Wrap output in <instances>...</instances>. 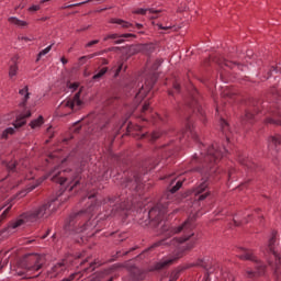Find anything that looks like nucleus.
I'll return each mask as SVG.
<instances>
[{
	"label": "nucleus",
	"instance_id": "nucleus-57",
	"mask_svg": "<svg viewBox=\"0 0 281 281\" xmlns=\"http://www.w3.org/2000/svg\"><path fill=\"white\" fill-rule=\"evenodd\" d=\"M90 183H91V186H93V183H95V180L91 179Z\"/></svg>",
	"mask_w": 281,
	"mask_h": 281
},
{
	"label": "nucleus",
	"instance_id": "nucleus-59",
	"mask_svg": "<svg viewBox=\"0 0 281 281\" xmlns=\"http://www.w3.org/2000/svg\"><path fill=\"white\" fill-rule=\"evenodd\" d=\"M198 111H200L201 115H203V112H201V108H198Z\"/></svg>",
	"mask_w": 281,
	"mask_h": 281
},
{
	"label": "nucleus",
	"instance_id": "nucleus-45",
	"mask_svg": "<svg viewBox=\"0 0 281 281\" xmlns=\"http://www.w3.org/2000/svg\"><path fill=\"white\" fill-rule=\"evenodd\" d=\"M234 67H237V69H240V71H245L246 66L240 64H235Z\"/></svg>",
	"mask_w": 281,
	"mask_h": 281
},
{
	"label": "nucleus",
	"instance_id": "nucleus-3",
	"mask_svg": "<svg viewBox=\"0 0 281 281\" xmlns=\"http://www.w3.org/2000/svg\"><path fill=\"white\" fill-rule=\"evenodd\" d=\"M45 179H50V181L59 183V186H65V183H67V188L70 191L76 190V188H81V190H89V182L85 183V179H82V177L76 175L72 178H69L63 167H55L46 176L37 180V183L31 187L30 191L38 188V186H41Z\"/></svg>",
	"mask_w": 281,
	"mask_h": 281
},
{
	"label": "nucleus",
	"instance_id": "nucleus-38",
	"mask_svg": "<svg viewBox=\"0 0 281 281\" xmlns=\"http://www.w3.org/2000/svg\"><path fill=\"white\" fill-rule=\"evenodd\" d=\"M67 87H68V89L76 91V89H78L79 85H78V82H74V83H68Z\"/></svg>",
	"mask_w": 281,
	"mask_h": 281
},
{
	"label": "nucleus",
	"instance_id": "nucleus-19",
	"mask_svg": "<svg viewBox=\"0 0 281 281\" xmlns=\"http://www.w3.org/2000/svg\"><path fill=\"white\" fill-rule=\"evenodd\" d=\"M63 271H65V262L61 261L50 268L48 276H50V278H56L59 273H63Z\"/></svg>",
	"mask_w": 281,
	"mask_h": 281
},
{
	"label": "nucleus",
	"instance_id": "nucleus-10",
	"mask_svg": "<svg viewBox=\"0 0 281 281\" xmlns=\"http://www.w3.org/2000/svg\"><path fill=\"white\" fill-rule=\"evenodd\" d=\"M32 115V112L27 111L25 114H21L16 117L15 122L13 123L14 127H8L2 133V138L8 139V135H14V128H21V126H24L25 119L30 117Z\"/></svg>",
	"mask_w": 281,
	"mask_h": 281
},
{
	"label": "nucleus",
	"instance_id": "nucleus-64",
	"mask_svg": "<svg viewBox=\"0 0 281 281\" xmlns=\"http://www.w3.org/2000/svg\"><path fill=\"white\" fill-rule=\"evenodd\" d=\"M189 267H194V265H191V266H187V269H189Z\"/></svg>",
	"mask_w": 281,
	"mask_h": 281
},
{
	"label": "nucleus",
	"instance_id": "nucleus-15",
	"mask_svg": "<svg viewBox=\"0 0 281 281\" xmlns=\"http://www.w3.org/2000/svg\"><path fill=\"white\" fill-rule=\"evenodd\" d=\"M186 137H191V139L199 142V136L196 135V132L194 131V126L191 125V123H188L186 130L181 132L180 140Z\"/></svg>",
	"mask_w": 281,
	"mask_h": 281
},
{
	"label": "nucleus",
	"instance_id": "nucleus-12",
	"mask_svg": "<svg viewBox=\"0 0 281 281\" xmlns=\"http://www.w3.org/2000/svg\"><path fill=\"white\" fill-rule=\"evenodd\" d=\"M82 106V100H80V92H77L72 99H67L59 104L61 109H70L71 111H78Z\"/></svg>",
	"mask_w": 281,
	"mask_h": 281
},
{
	"label": "nucleus",
	"instance_id": "nucleus-14",
	"mask_svg": "<svg viewBox=\"0 0 281 281\" xmlns=\"http://www.w3.org/2000/svg\"><path fill=\"white\" fill-rule=\"evenodd\" d=\"M281 135L277 134L268 138V148L271 153H278L280 150Z\"/></svg>",
	"mask_w": 281,
	"mask_h": 281
},
{
	"label": "nucleus",
	"instance_id": "nucleus-63",
	"mask_svg": "<svg viewBox=\"0 0 281 281\" xmlns=\"http://www.w3.org/2000/svg\"><path fill=\"white\" fill-rule=\"evenodd\" d=\"M166 165V160H162V166H165Z\"/></svg>",
	"mask_w": 281,
	"mask_h": 281
},
{
	"label": "nucleus",
	"instance_id": "nucleus-31",
	"mask_svg": "<svg viewBox=\"0 0 281 281\" xmlns=\"http://www.w3.org/2000/svg\"><path fill=\"white\" fill-rule=\"evenodd\" d=\"M19 72V66L16 65H12L9 68V77L10 78H14V76H16V74Z\"/></svg>",
	"mask_w": 281,
	"mask_h": 281
},
{
	"label": "nucleus",
	"instance_id": "nucleus-25",
	"mask_svg": "<svg viewBox=\"0 0 281 281\" xmlns=\"http://www.w3.org/2000/svg\"><path fill=\"white\" fill-rule=\"evenodd\" d=\"M9 258L8 252L0 251V269H3L8 265Z\"/></svg>",
	"mask_w": 281,
	"mask_h": 281
},
{
	"label": "nucleus",
	"instance_id": "nucleus-34",
	"mask_svg": "<svg viewBox=\"0 0 281 281\" xmlns=\"http://www.w3.org/2000/svg\"><path fill=\"white\" fill-rule=\"evenodd\" d=\"M27 10L30 14H34V12H38V10H41V4H32Z\"/></svg>",
	"mask_w": 281,
	"mask_h": 281
},
{
	"label": "nucleus",
	"instance_id": "nucleus-50",
	"mask_svg": "<svg viewBox=\"0 0 281 281\" xmlns=\"http://www.w3.org/2000/svg\"><path fill=\"white\" fill-rule=\"evenodd\" d=\"M234 223H235V225L238 226V225H243V223H248V222H247V221H244V222H240V223H239L238 220H234Z\"/></svg>",
	"mask_w": 281,
	"mask_h": 281
},
{
	"label": "nucleus",
	"instance_id": "nucleus-29",
	"mask_svg": "<svg viewBox=\"0 0 281 281\" xmlns=\"http://www.w3.org/2000/svg\"><path fill=\"white\" fill-rule=\"evenodd\" d=\"M109 71V68L103 67L101 68L92 78L93 80H99V78H102V76H104V74H106Z\"/></svg>",
	"mask_w": 281,
	"mask_h": 281
},
{
	"label": "nucleus",
	"instance_id": "nucleus-23",
	"mask_svg": "<svg viewBox=\"0 0 281 281\" xmlns=\"http://www.w3.org/2000/svg\"><path fill=\"white\" fill-rule=\"evenodd\" d=\"M110 23H114L116 25H121V27H124V29H128V27H131L133 25L130 22H126V21H124L122 19H117V18L111 19Z\"/></svg>",
	"mask_w": 281,
	"mask_h": 281
},
{
	"label": "nucleus",
	"instance_id": "nucleus-51",
	"mask_svg": "<svg viewBox=\"0 0 281 281\" xmlns=\"http://www.w3.org/2000/svg\"><path fill=\"white\" fill-rule=\"evenodd\" d=\"M60 63H63V65H67L68 60L65 57H61Z\"/></svg>",
	"mask_w": 281,
	"mask_h": 281
},
{
	"label": "nucleus",
	"instance_id": "nucleus-48",
	"mask_svg": "<svg viewBox=\"0 0 281 281\" xmlns=\"http://www.w3.org/2000/svg\"><path fill=\"white\" fill-rule=\"evenodd\" d=\"M273 71H276V74H278V71H281V63L276 68H273Z\"/></svg>",
	"mask_w": 281,
	"mask_h": 281
},
{
	"label": "nucleus",
	"instance_id": "nucleus-2",
	"mask_svg": "<svg viewBox=\"0 0 281 281\" xmlns=\"http://www.w3.org/2000/svg\"><path fill=\"white\" fill-rule=\"evenodd\" d=\"M200 156L194 155L193 156V161H199L200 164H205V166L201 168H195L192 169V171H198L203 173H211V172H216V164L227 155V149L225 147L218 146V144H214L211 147H205V145H200Z\"/></svg>",
	"mask_w": 281,
	"mask_h": 281
},
{
	"label": "nucleus",
	"instance_id": "nucleus-56",
	"mask_svg": "<svg viewBox=\"0 0 281 281\" xmlns=\"http://www.w3.org/2000/svg\"><path fill=\"white\" fill-rule=\"evenodd\" d=\"M170 186H175V179L171 180Z\"/></svg>",
	"mask_w": 281,
	"mask_h": 281
},
{
	"label": "nucleus",
	"instance_id": "nucleus-8",
	"mask_svg": "<svg viewBox=\"0 0 281 281\" xmlns=\"http://www.w3.org/2000/svg\"><path fill=\"white\" fill-rule=\"evenodd\" d=\"M277 234V232H273L272 238L269 239V251L270 254H272V258L274 259V262L269 261V265L273 269L274 276L278 277L280 274V254H278L276 248L273 247V245H276Z\"/></svg>",
	"mask_w": 281,
	"mask_h": 281
},
{
	"label": "nucleus",
	"instance_id": "nucleus-17",
	"mask_svg": "<svg viewBox=\"0 0 281 281\" xmlns=\"http://www.w3.org/2000/svg\"><path fill=\"white\" fill-rule=\"evenodd\" d=\"M271 117L266 120V124H274L276 126H281V113L274 110L270 111Z\"/></svg>",
	"mask_w": 281,
	"mask_h": 281
},
{
	"label": "nucleus",
	"instance_id": "nucleus-44",
	"mask_svg": "<svg viewBox=\"0 0 281 281\" xmlns=\"http://www.w3.org/2000/svg\"><path fill=\"white\" fill-rule=\"evenodd\" d=\"M150 109V103L146 102L144 105H143V113H146V111H148Z\"/></svg>",
	"mask_w": 281,
	"mask_h": 281
},
{
	"label": "nucleus",
	"instance_id": "nucleus-27",
	"mask_svg": "<svg viewBox=\"0 0 281 281\" xmlns=\"http://www.w3.org/2000/svg\"><path fill=\"white\" fill-rule=\"evenodd\" d=\"M52 52V45L47 46L46 48L42 49L38 55H37V59L36 60H41V58H43V56H47L48 53Z\"/></svg>",
	"mask_w": 281,
	"mask_h": 281
},
{
	"label": "nucleus",
	"instance_id": "nucleus-60",
	"mask_svg": "<svg viewBox=\"0 0 281 281\" xmlns=\"http://www.w3.org/2000/svg\"><path fill=\"white\" fill-rule=\"evenodd\" d=\"M103 64H104V65H109V61L104 60Z\"/></svg>",
	"mask_w": 281,
	"mask_h": 281
},
{
	"label": "nucleus",
	"instance_id": "nucleus-41",
	"mask_svg": "<svg viewBox=\"0 0 281 281\" xmlns=\"http://www.w3.org/2000/svg\"><path fill=\"white\" fill-rule=\"evenodd\" d=\"M100 43V40L90 41L86 44V47H93V45H98Z\"/></svg>",
	"mask_w": 281,
	"mask_h": 281
},
{
	"label": "nucleus",
	"instance_id": "nucleus-40",
	"mask_svg": "<svg viewBox=\"0 0 281 281\" xmlns=\"http://www.w3.org/2000/svg\"><path fill=\"white\" fill-rule=\"evenodd\" d=\"M179 280V272L171 273L169 281H177Z\"/></svg>",
	"mask_w": 281,
	"mask_h": 281
},
{
	"label": "nucleus",
	"instance_id": "nucleus-35",
	"mask_svg": "<svg viewBox=\"0 0 281 281\" xmlns=\"http://www.w3.org/2000/svg\"><path fill=\"white\" fill-rule=\"evenodd\" d=\"M14 229H16V228H12V227L10 226V223H9V225H8L5 228H3L2 231H0V236H1L2 234H5V232H7L8 234H13V233H14Z\"/></svg>",
	"mask_w": 281,
	"mask_h": 281
},
{
	"label": "nucleus",
	"instance_id": "nucleus-4",
	"mask_svg": "<svg viewBox=\"0 0 281 281\" xmlns=\"http://www.w3.org/2000/svg\"><path fill=\"white\" fill-rule=\"evenodd\" d=\"M52 205H54V202L47 201L33 207L31 211L23 213L18 218L11 221L10 227L18 229V227L25 225V223H34L36 221H41V218H48V216L54 214Z\"/></svg>",
	"mask_w": 281,
	"mask_h": 281
},
{
	"label": "nucleus",
	"instance_id": "nucleus-36",
	"mask_svg": "<svg viewBox=\"0 0 281 281\" xmlns=\"http://www.w3.org/2000/svg\"><path fill=\"white\" fill-rule=\"evenodd\" d=\"M95 56H100V54L95 53L88 56H82L79 58V61L82 63V60H89V58H95Z\"/></svg>",
	"mask_w": 281,
	"mask_h": 281
},
{
	"label": "nucleus",
	"instance_id": "nucleus-61",
	"mask_svg": "<svg viewBox=\"0 0 281 281\" xmlns=\"http://www.w3.org/2000/svg\"><path fill=\"white\" fill-rule=\"evenodd\" d=\"M42 238H43V239L47 238V234H46V235H44V236H42Z\"/></svg>",
	"mask_w": 281,
	"mask_h": 281
},
{
	"label": "nucleus",
	"instance_id": "nucleus-18",
	"mask_svg": "<svg viewBox=\"0 0 281 281\" xmlns=\"http://www.w3.org/2000/svg\"><path fill=\"white\" fill-rule=\"evenodd\" d=\"M130 190H142V178L138 175L134 176V179L127 180V186Z\"/></svg>",
	"mask_w": 281,
	"mask_h": 281
},
{
	"label": "nucleus",
	"instance_id": "nucleus-33",
	"mask_svg": "<svg viewBox=\"0 0 281 281\" xmlns=\"http://www.w3.org/2000/svg\"><path fill=\"white\" fill-rule=\"evenodd\" d=\"M10 210H12V205H9L0 215V223L5 221V218H8V214L10 212Z\"/></svg>",
	"mask_w": 281,
	"mask_h": 281
},
{
	"label": "nucleus",
	"instance_id": "nucleus-20",
	"mask_svg": "<svg viewBox=\"0 0 281 281\" xmlns=\"http://www.w3.org/2000/svg\"><path fill=\"white\" fill-rule=\"evenodd\" d=\"M19 95L22 98L20 105L25 106L27 104V100H30V88L27 86L21 88L19 90Z\"/></svg>",
	"mask_w": 281,
	"mask_h": 281
},
{
	"label": "nucleus",
	"instance_id": "nucleus-46",
	"mask_svg": "<svg viewBox=\"0 0 281 281\" xmlns=\"http://www.w3.org/2000/svg\"><path fill=\"white\" fill-rule=\"evenodd\" d=\"M158 30H170V26H164L162 24H158Z\"/></svg>",
	"mask_w": 281,
	"mask_h": 281
},
{
	"label": "nucleus",
	"instance_id": "nucleus-7",
	"mask_svg": "<svg viewBox=\"0 0 281 281\" xmlns=\"http://www.w3.org/2000/svg\"><path fill=\"white\" fill-rule=\"evenodd\" d=\"M183 186V180L179 179L173 187L170 188L169 192L170 194H175V192H178L181 187ZM170 194L164 195L160 199V202L154 206L147 214L149 221H155L156 223H159L161 218H164V214L168 213V199H170Z\"/></svg>",
	"mask_w": 281,
	"mask_h": 281
},
{
	"label": "nucleus",
	"instance_id": "nucleus-42",
	"mask_svg": "<svg viewBox=\"0 0 281 281\" xmlns=\"http://www.w3.org/2000/svg\"><path fill=\"white\" fill-rule=\"evenodd\" d=\"M8 170L12 171L16 169V162H9L7 165Z\"/></svg>",
	"mask_w": 281,
	"mask_h": 281
},
{
	"label": "nucleus",
	"instance_id": "nucleus-30",
	"mask_svg": "<svg viewBox=\"0 0 281 281\" xmlns=\"http://www.w3.org/2000/svg\"><path fill=\"white\" fill-rule=\"evenodd\" d=\"M155 10L153 9H138L136 11V14H145V16H150V14H154Z\"/></svg>",
	"mask_w": 281,
	"mask_h": 281
},
{
	"label": "nucleus",
	"instance_id": "nucleus-6",
	"mask_svg": "<svg viewBox=\"0 0 281 281\" xmlns=\"http://www.w3.org/2000/svg\"><path fill=\"white\" fill-rule=\"evenodd\" d=\"M43 265H45V257L43 255H30L20 267L12 270V273L22 279L38 278L41 273H34L41 271Z\"/></svg>",
	"mask_w": 281,
	"mask_h": 281
},
{
	"label": "nucleus",
	"instance_id": "nucleus-1",
	"mask_svg": "<svg viewBox=\"0 0 281 281\" xmlns=\"http://www.w3.org/2000/svg\"><path fill=\"white\" fill-rule=\"evenodd\" d=\"M196 217L194 215H190L183 223L178 225L177 227H172L166 232V236L175 235V234H183V237L177 238L173 237L172 239H164L157 241L153 245V247H161V245H171L172 247H178V251L173 257H165L160 261L156 262L151 268V271H161V269H168L175 260H179L181 256H183V251H188L196 245V239H191L194 236L192 229H194ZM188 240H190L188 243ZM187 243V244H186Z\"/></svg>",
	"mask_w": 281,
	"mask_h": 281
},
{
	"label": "nucleus",
	"instance_id": "nucleus-52",
	"mask_svg": "<svg viewBox=\"0 0 281 281\" xmlns=\"http://www.w3.org/2000/svg\"><path fill=\"white\" fill-rule=\"evenodd\" d=\"M21 38V41H32V38H29V37H25V36H22V37H20Z\"/></svg>",
	"mask_w": 281,
	"mask_h": 281
},
{
	"label": "nucleus",
	"instance_id": "nucleus-28",
	"mask_svg": "<svg viewBox=\"0 0 281 281\" xmlns=\"http://www.w3.org/2000/svg\"><path fill=\"white\" fill-rule=\"evenodd\" d=\"M99 205H102V201L97 200L93 204H91V205L87 209L86 213H87V214H91V212H94V210H95Z\"/></svg>",
	"mask_w": 281,
	"mask_h": 281
},
{
	"label": "nucleus",
	"instance_id": "nucleus-39",
	"mask_svg": "<svg viewBox=\"0 0 281 281\" xmlns=\"http://www.w3.org/2000/svg\"><path fill=\"white\" fill-rule=\"evenodd\" d=\"M210 196V192L206 191L204 194L199 195L198 201H205Z\"/></svg>",
	"mask_w": 281,
	"mask_h": 281
},
{
	"label": "nucleus",
	"instance_id": "nucleus-62",
	"mask_svg": "<svg viewBox=\"0 0 281 281\" xmlns=\"http://www.w3.org/2000/svg\"><path fill=\"white\" fill-rule=\"evenodd\" d=\"M136 25H137V27H142V24H139V23H137Z\"/></svg>",
	"mask_w": 281,
	"mask_h": 281
},
{
	"label": "nucleus",
	"instance_id": "nucleus-58",
	"mask_svg": "<svg viewBox=\"0 0 281 281\" xmlns=\"http://www.w3.org/2000/svg\"><path fill=\"white\" fill-rule=\"evenodd\" d=\"M54 157H55V155H54V154H52V155L49 156V158H50V159H54Z\"/></svg>",
	"mask_w": 281,
	"mask_h": 281
},
{
	"label": "nucleus",
	"instance_id": "nucleus-16",
	"mask_svg": "<svg viewBox=\"0 0 281 281\" xmlns=\"http://www.w3.org/2000/svg\"><path fill=\"white\" fill-rule=\"evenodd\" d=\"M238 161L241 164V166H245L249 170H254L256 168V162H254V160H251V158L247 157L245 154L239 155Z\"/></svg>",
	"mask_w": 281,
	"mask_h": 281
},
{
	"label": "nucleus",
	"instance_id": "nucleus-54",
	"mask_svg": "<svg viewBox=\"0 0 281 281\" xmlns=\"http://www.w3.org/2000/svg\"><path fill=\"white\" fill-rule=\"evenodd\" d=\"M108 216H115V212L112 210Z\"/></svg>",
	"mask_w": 281,
	"mask_h": 281
},
{
	"label": "nucleus",
	"instance_id": "nucleus-32",
	"mask_svg": "<svg viewBox=\"0 0 281 281\" xmlns=\"http://www.w3.org/2000/svg\"><path fill=\"white\" fill-rule=\"evenodd\" d=\"M220 125H221L223 133H227V131H229V124L227 123V121L221 119Z\"/></svg>",
	"mask_w": 281,
	"mask_h": 281
},
{
	"label": "nucleus",
	"instance_id": "nucleus-9",
	"mask_svg": "<svg viewBox=\"0 0 281 281\" xmlns=\"http://www.w3.org/2000/svg\"><path fill=\"white\" fill-rule=\"evenodd\" d=\"M153 87H155V76H149L145 80V83H137V86H134L135 89H138V92L135 95L136 102L144 100V98H146V93H148Z\"/></svg>",
	"mask_w": 281,
	"mask_h": 281
},
{
	"label": "nucleus",
	"instance_id": "nucleus-55",
	"mask_svg": "<svg viewBox=\"0 0 281 281\" xmlns=\"http://www.w3.org/2000/svg\"><path fill=\"white\" fill-rule=\"evenodd\" d=\"M90 267H92V269H95V262L90 263Z\"/></svg>",
	"mask_w": 281,
	"mask_h": 281
},
{
	"label": "nucleus",
	"instance_id": "nucleus-49",
	"mask_svg": "<svg viewBox=\"0 0 281 281\" xmlns=\"http://www.w3.org/2000/svg\"><path fill=\"white\" fill-rule=\"evenodd\" d=\"M173 89L179 91V89H181V86L178 82H176L173 83Z\"/></svg>",
	"mask_w": 281,
	"mask_h": 281
},
{
	"label": "nucleus",
	"instance_id": "nucleus-21",
	"mask_svg": "<svg viewBox=\"0 0 281 281\" xmlns=\"http://www.w3.org/2000/svg\"><path fill=\"white\" fill-rule=\"evenodd\" d=\"M8 21L11 23V25H15V27H27V22L20 20L16 16H10Z\"/></svg>",
	"mask_w": 281,
	"mask_h": 281
},
{
	"label": "nucleus",
	"instance_id": "nucleus-37",
	"mask_svg": "<svg viewBox=\"0 0 281 281\" xmlns=\"http://www.w3.org/2000/svg\"><path fill=\"white\" fill-rule=\"evenodd\" d=\"M252 117H254V112H246L244 120L246 122H251Z\"/></svg>",
	"mask_w": 281,
	"mask_h": 281
},
{
	"label": "nucleus",
	"instance_id": "nucleus-13",
	"mask_svg": "<svg viewBox=\"0 0 281 281\" xmlns=\"http://www.w3.org/2000/svg\"><path fill=\"white\" fill-rule=\"evenodd\" d=\"M110 38L113 41H115V38H119L114 43H115V45H120V44L124 43V38H135V34L125 33V34L119 35L117 33H112V34L106 35L103 38V41H109Z\"/></svg>",
	"mask_w": 281,
	"mask_h": 281
},
{
	"label": "nucleus",
	"instance_id": "nucleus-43",
	"mask_svg": "<svg viewBox=\"0 0 281 281\" xmlns=\"http://www.w3.org/2000/svg\"><path fill=\"white\" fill-rule=\"evenodd\" d=\"M160 135H161V133H159V132H154V133L151 134V139H159Z\"/></svg>",
	"mask_w": 281,
	"mask_h": 281
},
{
	"label": "nucleus",
	"instance_id": "nucleus-26",
	"mask_svg": "<svg viewBox=\"0 0 281 281\" xmlns=\"http://www.w3.org/2000/svg\"><path fill=\"white\" fill-rule=\"evenodd\" d=\"M123 67H124V63H122V61H119L117 65H114L112 67V71L115 72L114 74L115 78H117V76H120V71H122Z\"/></svg>",
	"mask_w": 281,
	"mask_h": 281
},
{
	"label": "nucleus",
	"instance_id": "nucleus-5",
	"mask_svg": "<svg viewBox=\"0 0 281 281\" xmlns=\"http://www.w3.org/2000/svg\"><path fill=\"white\" fill-rule=\"evenodd\" d=\"M82 212L77 213L75 215H71L65 223V229L66 232H76V234H80L82 232H86V236H78L75 238L76 243H85L87 238H91L93 234H95L93 231L95 229V221H90L86 224H82Z\"/></svg>",
	"mask_w": 281,
	"mask_h": 281
},
{
	"label": "nucleus",
	"instance_id": "nucleus-24",
	"mask_svg": "<svg viewBox=\"0 0 281 281\" xmlns=\"http://www.w3.org/2000/svg\"><path fill=\"white\" fill-rule=\"evenodd\" d=\"M44 120H43V115H40L37 119L33 120L30 123L31 128H41V126H43L44 124Z\"/></svg>",
	"mask_w": 281,
	"mask_h": 281
},
{
	"label": "nucleus",
	"instance_id": "nucleus-22",
	"mask_svg": "<svg viewBox=\"0 0 281 281\" xmlns=\"http://www.w3.org/2000/svg\"><path fill=\"white\" fill-rule=\"evenodd\" d=\"M205 190H207V180L202 179V182L193 190V194L199 196V194H202Z\"/></svg>",
	"mask_w": 281,
	"mask_h": 281
},
{
	"label": "nucleus",
	"instance_id": "nucleus-47",
	"mask_svg": "<svg viewBox=\"0 0 281 281\" xmlns=\"http://www.w3.org/2000/svg\"><path fill=\"white\" fill-rule=\"evenodd\" d=\"M247 276H248V278H254V276H256V272H254V271H247Z\"/></svg>",
	"mask_w": 281,
	"mask_h": 281
},
{
	"label": "nucleus",
	"instance_id": "nucleus-53",
	"mask_svg": "<svg viewBox=\"0 0 281 281\" xmlns=\"http://www.w3.org/2000/svg\"><path fill=\"white\" fill-rule=\"evenodd\" d=\"M94 198H95V194L88 195L89 201H91V199H94Z\"/></svg>",
	"mask_w": 281,
	"mask_h": 281
},
{
	"label": "nucleus",
	"instance_id": "nucleus-11",
	"mask_svg": "<svg viewBox=\"0 0 281 281\" xmlns=\"http://www.w3.org/2000/svg\"><path fill=\"white\" fill-rule=\"evenodd\" d=\"M238 249L239 251H241V254L238 255V258H240V260H251L252 262H257V273L259 276H262V273H265V265L258 262V259L256 258V256H254V252L245 248Z\"/></svg>",
	"mask_w": 281,
	"mask_h": 281
}]
</instances>
